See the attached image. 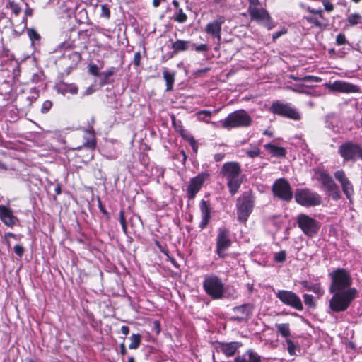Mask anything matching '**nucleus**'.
Wrapping results in <instances>:
<instances>
[{
  "label": "nucleus",
  "mask_w": 362,
  "mask_h": 362,
  "mask_svg": "<svg viewBox=\"0 0 362 362\" xmlns=\"http://www.w3.org/2000/svg\"><path fill=\"white\" fill-rule=\"evenodd\" d=\"M296 222L302 232L309 238L315 236L320 228V223L305 214H299Z\"/></svg>",
  "instance_id": "nucleus-9"
},
{
  "label": "nucleus",
  "mask_w": 362,
  "mask_h": 362,
  "mask_svg": "<svg viewBox=\"0 0 362 362\" xmlns=\"http://www.w3.org/2000/svg\"><path fill=\"white\" fill-rule=\"evenodd\" d=\"M294 80H296V81H305V82H320L321 81V78H319V77H317V76H306L303 78H293Z\"/></svg>",
  "instance_id": "nucleus-42"
},
{
  "label": "nucleus",
  "mask_w": 362,
  "mask_h": 362,
  "mask_svg": "<svg viewBox=\"0 0 362 362\" xmlns=\"http://www.w3.org/2000/svg\"><path fill=\"white\" fill-rule=\"evenodd\" d=\"M272 192L279 199L290 202L293 198V192L289 182L284 178H279L272 186Z\"/></svg>",
  "instance_id": "nucleus-12"
},
{
  "label": "nucleus",
  "mask_w": 362,
  "mask_h": 362,
  "mask_svg": "<svg viewBox=\"0 0 362 362\" xmlns=\"http://www.w3.org/2000/svg\"><path fill=\"white\" fill-rule=\"evenodd\" d=\"M232 241L229 237V230L226 228H219L216 243V252L220 258L226 256V251L231 246Z\"/></svg>",
  "instance_id": "nucleus-11"
},
{
  "label": "nucleus",
  "mask_w": 362,
  "mask_h": 362,
  "mask_svg": "<svg viewBox=\"0 0 362 362\" xmlns=\"http://www.w3.org/2000/svg\"><path fill=\"white\" fill-rule=\"evenodd\" d=\"M338 153L344 162L355 163L358 160H362V146L356 142L346 141L341 144L339 146Z\"/></svg>",
  "instance_id": "nucleus-6"
},
{
  "label": "nucleus",
  "mask_w": 362,
  "mask_h": 362,
  "mask_svg": "<svg viewBox=\"0 0 362 362\" xmlns=\"http://www.w3.org/2000/svg\"><path fill=\"white\" fill-rule=\"evenodd\" d=\"M28 35L32 41H37L40 39V36L38 33L33 28L28 29Z\"/></svg>",
  "instance_id": "nucleus-45"
},
{
  "label": "nucleus",
  "mask_w": 362,
  "mask_h": 362,
  "mask_svg": "<svg viewBox=\"0 0 362 362\" xmlns=\"http://www.w3.org/2000/svg\"><path fill=\"white\" fill-rule=\"evenodd\" d=\"M328 195L334 200H339L341 197L339 186L335 183L332 187L326 189Z\"/></svg>",
  "instance_id": "nucleus-32"
},
{
  "label": "nucleus",
  "mask_w": 362,
  "mask_h": 362,
  "mask_svg": "<svg viewBox=\"0 0 362 362\" xmlns=\"http://www.w3.org/2000/svg\"><path fill=\"white\" fill-rule=\"evenodd\" d=\"M334 119L333 117L327 118L325 122V126L327 128L332 130L333 132H337V129H336L335 127L334 126Z\"/></svg>",
  "instance_id": "nucleus-53"
},
{
  "label": "nucleus",
  "mask_w": 362,
  "mask_h": 362,
  "mask_svg": "<svg viewBox=\"0 0 362 362\" xmlns=\"http://www.w3.org/2000/svg\"><path fill=\"white\" fill-rule=\"evenodd\" d=\"M286 342L287 344V349H288V353L291 355H295L296 354L295 350L296 348V346L295 345V344L289 339H286Z\"/></svg>",
  "instance_id": "nucleus-46"
},
{
  "label": "nucleus",
  "mask_w": 362,
  "mask_h": 362,
  "mask_svg": "<svg viewBox=\"0 0 362 362\" xmlns=\"http://www.w3.org/2000/svg\"><path fill=\"white\" fill-rule=\"evenodd\" d=\"M357 293L355 288L332 293L333 296L329 300L330 309L336 313L346 310L351 302L356 298Z\"/></svg>",
  "instance_id": "nucleus-3"
},
{
  "label": "nucleus",
  "mask_w": 362,
  "mask_h": 362,
  "mask_svg": "<svg viewBox=\"0 0 362 362\" xmlns=\"http://www.w3.org/2000/svg\"><path fill=\"white\" fill-rule=\"evenodd\" d=\"M294 197L298 204L305 207L317 206L322 202L321 197L308 188L297 189Z\"/></svg>",
  "instance_id": "nucleus-8"
},
{
  "label": "nucleus",
  "mask_w": 362,
  "mask_h": 362,
  "mask_svg": "<svg viewBox=\"0 0 362 362\" xmlns=\"http://www.w3.org/2000/svg\"><path fill=\"white\" fill-rule=\"evenodd\" d=\"M100 16L104 17L106 19H109L110 18V10L107 4L101 5Z\"/></svg>",
  "instance_id": "nucleus-44"
},
{
  "label": "nucleus",
  "mask_w": 362,
  "mask_h": 362,
  "mask_svg": "<svg viewBox=\"0 0 362 362\" xmlns=\"http://www.w3.org/2000/svg\"><path fill=\"white\" fill-rule=\"evenodd\" d=\"M332 90L345 93H361V88L358 86L345 82L343 81H336L331 86Z\"/></svg>",
  "instance_id": "nucleus-18"
},
{
  "label": "nucleus",
  "mask_w": 362,
  "mask_h": 362,
  "mask_svg": "<svg viewBox=\"0 0 362 362\" xmlns=\"http://www.w3.org/2000/svg\"><path fill=\"white\" fill-rule=\"evenodd\" d=\"M89 72L95 76H100V72H99L98 66L96 64L89 65Z\"/></svg>",
  "instance_id": "nucleus-54"
},
{
  "label": "nucleus",
  "mask_w": 362,
  "mask_h": 362,
  "mask_svg": "<svg viewBox=\"0 0 362 362\" xmlns=\"http://www.w3.org/2000/svg\"><path fill=\"white\" fill-rule=\"evenodd\" d=\"M52 107V102L50 100H46L43 103L42 107H41V112L44 114L48 112L49 110Z\"/></svg>",
  "instance_id": "nucleus-50"
},
{
  "label": "nucleus",
  "mask_w": 362,
  "mask_h": 362,
  "mask_svg": "<svg viewBox=\"0 0 362 362\" xmlns=\"http://www.w3.org/2000/svg\"><path fill=\"white\" fill-rule=\"evenodd\" d=\"M303 300L305 305H307L309 308H314L315 304L314 302V298L310 294H304L303 295Z\"/></svg>",
  "instance_id": "nucleus-40"
},
{
  "label": "nucleus",
  "mask_w": 362,
  "mask_h": 362,
  "mask_svg": "<svg viewBox=\"0 0 362 362\" xmlns=\"http://www.w3.org/2000/svg\"><path fill=\"white\" fill-rule=\"evenodd\" d=\"M301 285L306 288V290L312 291L319 296L323 294V290L318 284H310L307 281H303L301 282Z\"/></svg>",
  "instance_id": "nucleus-29"
},
{
  "label": "nucleus",
  "mask_w": 362,
  "mask_h": 362,
  "mask_svg": "<svg viewBox=\"0 0 362 362\" xmlns=\"http://www.w3.org/2000/svg\"><path fill=\"white\" fill-rule=\"evenodd\" d=\"M141 58V57L139 52H137L134 54L133 64L135 66H139L140 65Z\"/></svg>",
  "instance_id": "nucleus-57"
},
{
  "label": "nucleus",
  "mask_w": 362,
  "mask_h": 362,
  "mask_svg": "<svg viewBox=\"0 0 362 362\" xmlns=\"http://www.w3.org/2000/svg\"><path fill=\"white\" fill-rule=\"evenodd\" d=\"M218 110H214V112L208 110H200L197 113V116L199 120L205 122L207 124H214V122H211L206 118L210 117L213 113H216Z\"/></svg>",
  "instance_id": "nucleus-31"
},
{
  "label": "nucleus",
  "mask_w": 362,
  "mask_h": 362,
  "mask_svg": "<svg viewBox=\"0 0 362 362\" xmlns=\"http://www.w3.org/2000/svg\"><path fill=\"white\" fill-rule=\"evenodd\" d=\"M322 4L325 11L328 12L333 11L334 5L329 0H322Z\"/></svg>",
  "instance_id": "nucleus-52"
},
{
  "label": "nucleus",
  "mask_w": 362,
  "mask_h": 362,
  "mask_svg": "<svg viewBox=\"0 0 362 362\" xmlns=\"http://www.w3.org/2000/svg\"><path fill=\"white\" fill-rule=\"evenodd\" d=\"M121 332L123 334H124L125 336H127L129 334V327L125 326V325L122 326V327H121Z\"/></svg>",
  "instance_id": "nucleus-63"
},
{
  "label": "nucleus",
  "mask_w": 362,
  "mask_h": 362,
  "mask_svg": "<svg viewBox=\"0 0 362 362\" xmlns=\"http://www.w3.org/2000/svg\"><path fill=\"white\" fill-rule=\"evenodd\" d=\"M203 288L207 296L213 300L233 297V294L226 292V287L222 279L214 274L205 276L203 281Z\"/></svg>",
  "instance_id": "nucleus-2"
},
{
  "label": "nucleus",
  "mask_w": 362,
  "mask_h": 362,
  "mask_svg": "<svg viewBox=\"0 0 362 362\" xmlns=\"http://www.w3.org/2000/svg\"><path fill=\"white\" fill-rule=\"evenodd\" d=\"M332 284L329 288L330 293L344 291L350 288L352 284V279L350 273L345 269L338 268L329 274Z\"/></svg>",
  "instance_id": "nucleus-4"
},
{
  "label": "nucleus",
  "mask_w": 362,
  "mask_h": 362,
  "mask_svg": "<svg viewBox=\"0 0 362 362\" xmlns=\"http://www.w3.org/2000/svg\"><path fill=\"white\" fill-rule=\"evenodd\" d=\"M225 22V19L223 17H219L215 21L209 23L205 28V31L211 35L213 37L218 39V41L221 40V25Z\"/></svg>",
  "instance_id": "nucleus-22"
},
{
  "label": "nucleus",
  "mask_w": 362,
  "mask_h": 362,
  "mask_svg": "<svg viewBox=\"0 0 362 362\" xmlns=\"http://www.w3.org/2000/svg\"><path fill=\"white\" fill-rule=\"evenodd\" d=\"M316 179L321 182L322 186L327 189L335 184L332 177L325 170H318L316 173Z\"/></svg>",
  "instance_id": "nucleus-25"
},
{
  "label": "nucleus",
  "mask_w": 362,
  "mask_h": 362,
  "mask_svg": "<svg viewBox=\"0 0 362 362\" xmlns=\"http://www.w3.org/2000/svg\"><path fill=\"white\" fill-rule=\"evenodd\" d=\"M57 90L59 93L62 94H65L66 93L76 94L78 93V87L75 85H66L64 86L59 87Z\"/></svg>",
  "instance_id": "nucleus-36"
},
{
  "label": "nucleus",
  "mask_w": 362,
  "mask_h": 362,
  "mask_svg": "<svg viewBox=\"0 0 362 362\" xmlns=\"http://www.w3.org/2000/svg\"><path fill=\"white\" fill-rule=\"evenodd\" d=\"M348 43L346 37L344 33H339L336 38V44L337 45H344Z\"/></svg>",
  "instance_id": "nucleus-47"
},
{
  "label": "nucleus",
  "mask_w": 362,
  "mask_h": 362,
  "mask_svg": "<svg viewBox=\"0 0 362 362\" xmlns=\"http://www.w3.org/2000/svg\"><path fill=\"white\" fill-rule=\"evenodd\" d=\"M0 220L7 226L13 227L18 222V218L13 211L5 205L0 204Z\"/></svg>",
  "instance_id": "nucleus-20"
},
{
  "label": "nucleus",
  "mask_w": 362,
  "mask_h": 362,
  "mask_svg": "<svg viewBox=\"0 0 362 362\" xmlns=\"http://www.w3.org/2000/svg\"><path fill=\"white\" fill-rule=\"evenodd\" d=\"M31 95L28 97L30 103L34 102L38 97L39 93L38 90L36 88H32L30 90Z\"/></svg>",
  "instance_id": "nucleus-49"
},
{
  "label": "nucleus",
  "mask_w": 362,
  "mask_h": 362,
  "mask_svg": "<svg viewBox=\"0 0 362 362\" xmlns=\"http://www.w3.org/2000/svg\"><path fill=\"white\" fill-rule=\"evenodd\" d=\"M14 252L19 257H21L24 253V248L21 245H15L14 248Z\"/></svg>",
  "instance_id": "nucleus-56"
},
{
  "label": "nucleus",
  "mask_w": 362,
  "mask_h": 362,
  "mask_svg": "<svg viewBox=\"0 0 362 362\" xmlns=\"http://www.w3.org/2000/svg\"><path fill=\"white\" fill-rule=\"evenodd\" d=\"M199 209L201 212L202 220L199 227L203 230L209 224L211 219V208L209 202L202 199L199 202Z\"/></svg>",
  "instance_id": "nucleus-21"
},
{
  "label": "nucleus",
  "mask_w": 362,
  "mask_h": 362,
  "mask_svg": "<svg viewBox=\"0 0 362 362\" xmlns=\"http://www.w3.org/2000/svg\"><path fill=\"white\" fill-rule=\"evenodd\" d=\"M192 49H195L197 52H206L207 50V45L206 44H201L197 46L195 45H192Z\"/></svg>",
  "instance_id": "nucleus-58"
},
{
  "label": "nucleus",
  "mask_w": 362,
  "mask_h": 362,
  "mask_svg": "<svg viewBox=\"0 0 362 362\" xmlns=\"http://www.w3.org/2000/svg\"><path fill=\"white\" fill-rule=\"evenodd\" d=\"M308 23L313 24L317 28H325L328 25L329 22L327 19L322 20L318 19L313 16H305L304 18Z\"/></svg>",
  "instance_id": "nucleus-30"
},
{
  "label": "nucleus",
  "mask_w": 362,
  "mask_h": 362,
  "mask_svg": "<svg viewBox=\"0 0 362 362\" xmlns=\"http://www.w3.org/2000/svg\"><path fill=\"white\" fill-rule=\"evenodd\" d=\"M189 142L193 149V151L194 153H197L198 149V145L197 144L195 139L192 136H191L189 139Z\"/></svg>",
  "instance_id": "nucleus-60"
},
{
  "label": "nucleus",
  "mask_w": 362,
  "mask_h": 362,
  "mask_svg": "<svg viewBox=\"0 0 362 362\" xmlns=\"http://www.w3.org/2000/svg\"><path fill=\"white\" fill-rule=\"evenodd\" d=\"M253 309L254 305L250 303L235 306L233 308L235 315L231 319L239 322L247 321L252 315Z\"/></svg>",
  "instance_id": "nucleus-17"
},
{
  "label": "nucleus",
  "mask_w": 362,
  "mask_h": 362,
  "mask_svg": "<svg viewBox=\"0 0 362 362\" xmlns=\"http://www.w3.org/2000/svg\"><path fill=\"white\" fill-rule=\"evenodd\" d=\"M335 179L340 183L341 189L346 197L351 202L354 194V186L349 179L346 177L343 170H338L334 173Z\"/></svg>",
  "instance_id": "nucleus-16"
},
{
  "label": "nucleus",
  "mask_w": 362,
  "mask_h": 362,
  "mask_svg": "<svg viewBox=\"0 0 362 362\" xmlns=\"http://www.w3.org/2000/svg\"><path fill=\"white\" fill-rule=\"evenodd\" d=\"M270 112L274 115L283 117L288 118L293 120L298 121L301 119V115L296 108L292 106L291 103H284L281 100L273 102L270 107Z\"/></svg>",
  "instance_id": "nucleus-7"
},
{
  "label": "nucleus",
  "mask_w": 362,
  "mask_h": 362,
  "mask_svg": "<svg viewBox=\"0 0 362 362\" xmlns=\"http://www.w3.org/2000/svg\"><path fill=\"white\" fill-rule=\"evenodd\" d=\"M83 146L93 151L95 148V139L88 140L86 143H84Z\"/></svg>",
  "instance_id": "nucleus-59"
},
{
  "label": "nucleus",
  "mask_w": 362,
  "mask_h": 362,
  "mask_svg": "<svg viewBox=\"0 0 362 362\" xmlns=\"http://www.w3.org/2000/svg\"><path fill=\"white\" fill-rule=\"evenodd\" d=\"M117 71V69L115 67H110L105 71L100 73V75H103V77L101 78L100 81V86H103L107 84H111L114 82V80L111 78V76H113Z\"/></svg>",
  "instance_id": "nucleus-27"
},
{
  "label": "nucleus",
  "mask_w": 362,
  "mask_h": 362,
  "mask_svg": "<svg viewBox=\"0 0 362 362\" xmlns=\"http://www.w3.org/2000/svg\"><path fill=\"white\" fill-rule=\"evenodd\" d=\"M252 121V117L245 110H238L228 115L223 122V127L228 129L245 127L251 125Z\"/></svg>",
  "instance_id": "nucleus-5"
},
{
  "label": "nucleus",
  "mask_w": 362,
  "mask_h": 362,
  "mask_svg": "<svg viewBox=\"0 0 362 362\" xmlns=\"http://www.w3.org/2000/svg\"><path fill=\"white\" fill-rule=\"evenodd\" d=\"M249 2V6L247 11H250V8H255L260 6L261 3L259 0H247Z\"/></svg>",
  "instance_id": "nucleus-55"
},
{
  "label": "nucleus",
  "mask_w": 362,
  "mask_h": 362,
  "mask_svg": "<svg viewBox=\"0 0 362 362\" xmlns=\"http://www.w3.org/2000/svg\"><path fill=\"white\" fill-rule=\"evenodd\" d=\"M246 154L250 158H255L260 154V150L258 147H252L251 149L247 151Z\"/></svg>",
  "instance_id": "nucleus-48"
},
{
  "label": "nucleus",
  "mask_w": 362,
  "mask_h": 362,
  "mask_svg": "<svg viewBox=\"0 0 362 362\" xmlns=\"http://www.w3.org/2000/svg\"><path fill=\"white\" fill-rule=\"evenodd\" d=\"M234 362H261V357L253 350L249 349L243 355L236 356Z\"/></svg>",
  "instance_id": "nucleus-24"
},
{
  "label": "nucleus",
  "mask_w": 362,
  "mask_h": 362,
  "mask_svg": "<svg viewBox=\"0 0 362 362\" xmlns=\"http://www.w3.org/2000/svg\"><path fill=\"white\" fill-rule=\"evenodd\" d=\"M252 21H257L262 24L267 30H272L274 27V23L268 11L264 8H250L248 11Z\"/></svg>",
  "instance_id": "nucleus-14"
},
{
  "label": "nucleus",
  "mask_w": 362,
  "mask_h": 362,
  "mask_svg": "<svg viewBox=\"0 0 362 362\" xmlns=\"http://www.w3.org/2000/svg\"><path fill=\"white\" fill-rule=\"evenodd\" d=\"M264 148L267 150L273 156L283 158L286 156V150L274 144H267L264 145Z\"/></svg>",
  "instance_id": "nucleus-26"
},
{
  "label": "nucleus",
  "mask_w": 362,
  "mask_h": 362,
  "mask_svg": "<svg viewBox=\"0 0 362 362\" xmlns=\"http://www.w3.org/2000/svg\"><path fill=\"white\" fill-rule=\"evenodd\" d=\"M163 78L165 81L167 88L166 90L170 91L173 89V83L175 81V74L168 72V71H163Z\"/></svg>",
  "instance_id": "nucleus-34"
},
{
  "label": "nucleus",
  "mask_w": 362,
  "mask_h": 362,
  "mask_svg": "<svg viewBox=\"0 0 362 362\" xmlns=\"http://www.w3.org/2000/svg\"><path fill=\"white\" fill-rule=\"evenodd\" d=\"M209 172L205 171L199 173L192 178L187 188V195L189 199H193L196 194L201 189L204 182L209 177Z\"/></svg>",
  "instance_id": "nucleus-15"
},
{
  "label": "nucleus",
  "mask_w": 362,
  "mask_h": 362,
  "mask_svg": "<svg viewBox=\"0 0 362 362\" xmlns=\"http://www.w3.org/2000/svg\"><path fill=\"white\" fill-rule=\"evenodd\" d=\"M225 157V153H218L214 156V160L216 162H220Z\"/></svg>",
  "instance_id": "nucleus-62"
},
{
  "label": "nucleus",
  "mask_w": 362,
  "mask_h": 362,
  "mask_svg": "<svg viewBox=\"0 0 362 362\" xmlns=\"http://www.w3.org/2000/svg\"><path fill=\"white\" fill-rule=\"evenodd\" d=\"M254 200L252 195L245 193L237 200V218L240 222L245 223L252 211Z\"/></svg>",
  "instance_id": "nucleus-10"
},
{
  "label": "nucleus",
  "mask_w": 362,
  "mask_h": 362,
  "mask_svg": "<svg viewBox=\"0 0 362 362\" xmlns=\"http://www.w3.org/2000/svg\"><path fill=\"white\" fill-rule=\"evenodd\" d=\"M95 91L94 88L92 86H89L86 88L84 95H88L92 94Z\"/></svg>",
  "instance_id": "nucleus-64"
},
{
  "label": "nucleus",
  "mask_w": 362,
  "mask_h": 362,
  "mask_svg": "<svg viewBox=\"0 0 362 362\" xmlns=\"http://www.w3.org/2000/svg\"><path fill=\"white\" fill-rule=\"evenodd\" d=\"M173 18L180 23H184L187 21V16L182 8H178V10L175 12Z\"/></svg>",
  "instance_id": "nucleus-37"
},
{
  "label": "nucleus",
  "mask_w": 362,
  "mask_h": 362,
  "mask_svg": "<svg viewBox=\"0 0 362 362\" xmlns=\"http://www.w3.org/2000/svg\"><path fill=\"white\" fill-rule=\"evenodd\" d=\"M119 216V222L122 227V230L125 234H127V222H126V219H125V216H124V210H120Z\"/></svg>",
  "instance_id": "nucleus-41"
},
{
  "label": "nucleus",
  "mask_w": 362,
  "mask_h": 362,
  "mask_svg": "<svg viewBox=\"0 0 362 362\" xmlns=\"http://www.w3.org/2000/svg\"><path fill=\"white\" fill-rule=\"evenodd\" d=\"M62 60L64 65L69 69H74L81 60V54L78 52L72 51L69 53H64L62 56Z\"/></svg>",
  "instance_id": "nucleus-23"
},
{
  "label": "nucleus",
  "mask_w": 362,
  "mask_h": 362,
  "mask_svg": "<svg viewBox=\"0 0 362 362\" xmlns=\"http://www.w3.org/2000/svg\"><path fill=\"white\" fill-rule=\"evenodd\" d=\"M171 121H172V124L174 126V127L177 130V131H180L182 130V126L180 125V124H177V120H176V118H175V116L174 115H171Z\"/></svg>",
  "instance_id": "nucleus-61"
},
{
  "label": "nucleus",
  "mask_w": 362,
  "mask_h": 362,
  "mask_svg": "<svg viewBox=\"0 0 362 362\" xmlns=\"http://www.w3.org/2000/svg\"><path fill=\"white\" fill-rule=\"evenodd\" d=\"M276 296L282 303L298 311L303 310V303L300 297L293 291L279 290L276 293Z\"/></svg>",
  "instance_id": "nucleus-13"
},
{
  "label": "nucleus",
  "mask_w": 362,
  "mask_h": 362,
  "mask_svg": "<svg viewBox=\"0 0 362 362\" xmlns=\"http://www.w3.org/2000/svg\"><path fill=\"white\" fill-rule=\"evenodd\" d=\"M362 16L358 13H353L347 17V21L349 25L354 26L358 23H361Z\"/></svg>",
  "instance_id": "nucleus-38"
},
{
  "label": "nucleus",
  "mask_w": 362,
  "mask_h": 362,
  "mask_svg": "<svg viewBox=\"0 0 362 362\" xmlns=\"http://www.w3.org/2000/svg\"><path fill=\"white\" fill-rule=\"evenodd\" d=\"M131 343L129 346L130 349H137L141 342V335L139 334H132L129 337Z\"/></svg>",
  "instance_id": "nucleus-35"
},
{
  "label": "nucleus",
  "mask_w": 362,
  "mask_h": 362,
  "mask_svg": "<svg viewBox=\"0 0 362 362\" xmlns=\"http://www.w3.org/2000/svg\"><path fill=\"white\" fill-rule=\"evenodd\" d=\"M6 8H10L16 16H18L22 11L19 4L13 1H9L6 5Z\"/></svg>",
  "instance_id": "nucleus-39"
},
{
  "label": "nucleus",
  "mask_w": 362,
  "mask_h": 362,
  "mask_svg": "<svg viewBox=\"0 0 362 362\" xmlns=\"http://www.w3.org/2000/svg\"><path fill=\"white\" fill-rule=\"evenodd\" d=\"M242 346V344L238 341L231 342H216V349L221 351L227 357H231L235 355L238 349Z\"/></svg>",
  "instance_id": "nucleus-19"
},
{
  "label": "nucleus",
  "mask_w": 362,
  "mask_h": 362,
  "mask_svg": "<svg viewBox=\"0 0 362 362\" xmlns=\"http://www.w3.org/2000/svg\"><path fill=\"white\" fill-rule=\"evenodd\" d=\"M307 11L308 12H310V13L312 14H315V15H317L319 16V18L322 20H325L326 19L324 16H323V11L322 9H315V8H312L310 7H308L307 8Z\"/></svg>",
  "instance_id": "nucleus-51"
},
{
  "label": "nucleus",
  "mask_w": 362,
  "mask_h": 362,
  "mask_svg": "<svg viewBox=\"0 0 362 362\" xmlns=\"http://www.w3.org/2000/svg\"><path fill=\"white\" fill-rule=\"evenodd\" d=\"M286 252L284 250H281L275 253L274 259L276 262H284L286 260Z\"/></svg>",
  "instance_id": "nucleus-43"
},
{
  "label": "nucleus",
  "mask_w": 362,
  "mask_h": 362,
  "mask_svg": "<svg viewBox=\"0 0 362 362\" xmlns=\"http://www.w3.org/2000/svg\"><path fill=\"white\" fill-rule=\"evenodd\" d=\"M241 166L235 161L224 163L221 169V175L226 178L229 192L232 195L237 193L242 182Z\"/></svg>",
  "instance_id": "nucleus-1"
},
{
  "label": "nucleus",
  "mask_w": 362,
  "mask_h": 362,
  "mask_svg": "<svg viewBox=\"0 0 362 362\" xmlns=\"http://www.w3.org/2000/svg\"><path fill=\"white\" fill-rule=\"evenodd\" d=\"M277 332L285 338H288L291 335L289 324L288 323H283V324H276L275 325Z\"/></svg>",
  "instance_id": "nucleus-33"
},
{
  "label": "nucleus",
  "mask_w": 362,
  "mask_h": 362,
  "mask_svg": "<svg viewBox=\"0 0 362 362\" xmlns=\"http://www.w3.org/2000/svg\"><path fill=\"white\" fill-rule=\"evenodd\" d=\"M190 42L182 40H177L172 44V49L175 53L184 52L190 48Z\"/></svg>",
  "instance_id": "nucleus-28"
}]
</instances>
